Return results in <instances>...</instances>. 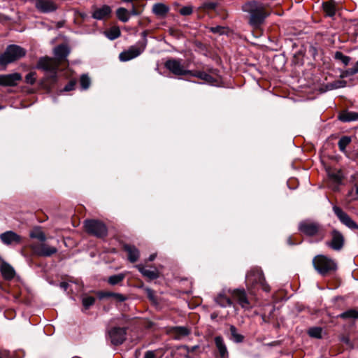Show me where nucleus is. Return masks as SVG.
<instances>
[{"label":"nucleus","instance_id":"16","mask_svg":"<svg viewBox=\"0 0 358 358\" xmlns=\"http://www.w3.org/2000/svg\"><path fill=\"white\" fill-rule=\"evenodd\" d=\"M232 296L243 308L248 309L250 308V302L244 289H237L234 290Z\"/></svg>","mask_w":358,"mask_h":358},{"label":"nucleus","instance_id":"31","mask_svg":"<svg viewBox=\"0 0 358 358\" xmlns=\"http://www.w3.org/2000/svg\"><path fill=\"white\" fill-rule=\"evenodd\" d=\"M116 15L118 19L123 22H126L129 20V12L124 8H119L116 11Z\"/></svg>","mask_w":358,"mask_h":358},{"label":"nucleus","instance_id":"58","mask_svg":"<svg viewBox=\"0 0 358 358\" xmlns=\"http://www.w3.org/2000/svg\"><path fill=\"white\" fill-rule=\"evenodd\" d=\"M288 241H289V244H292V243H291V240H290V238H289V239H288Z\"/></svg>","mask_w":358,"mask_h":358},{"label":"nucleus","instance_id":"3","mask_svg":"<svg viewBox=\"0 0 358 358\" xmlns=\"http://www.w3.org/2000/svg\"><path fill=\"white\" fill-rule=\"evenodd\" d=\"M313 264L315 269L323 276L337 269L336 262L322 255L315 256L313 259Z\"/></svg>","mask_w":358,"mask_h":358},{"label":"nucleus","instance_id":"32","mask_svg":"<svg viewBox=\"0 0 358 358\" xmlns=\"http://www.w3.org/2000/svg\"><path fill=\"white\" fill-rule=\"evenodd\" d=\"M188 75L199 78L203 80L208 83H211L213 80V78L210 75H209L207 73L203 72V71H196V72L192 71V73H189Z\"/></svg>","mask_w":358,"mask_h":358},{"label":"nucleus","instance_id":"37","mask_svg":"<svg viewBox=\"0 0 358 358\" xmlns=\"http://www.w3.org/2000/svg\"><path fill=\"white\" fill-rule=\"evenodd\" d=\"M322 329L320 327H312L310 328L308 334L310 337L315 338H322Z\"/></svg>","mask_w":358,"mask_h":358},{"label":"nucleus","instance_id":"24","mask_svg":"<svg viewBox=\"0 0 358 358\" xmlns=\"http://www.w3.org/2000/svg\"><path fill=\"white\" fill-rule=\"evenodd\" d=\"M110 13L111 9L110 6L105 5L99 8L96 9L92 14V17L94 19L100 20L108 17Z\"/></svg>","mask_w":358,"mask_h":358},{"label":"nucleus","instance_id":"30","mask_svg":"<svg viewBox=\"0 0 358 358\" xmlns=\"http://www.w3.org/2000/svg\"><path fill=\"white\" fill-rule=\"evenodd\" d=\"M323 10L326 15L329 17H333L336 13V8L334 2H324L322 4Z\"/></svg>","mask_w":358,"mask_h":358},{"label":"nucleus","instance_id":"21","mask_svg":"<svg viewBox=\"0 0 358 358\" xmlns=\"http://www.w3.org/2000/svg\"><path fill=\"white\" fill-rule=\"evenodd\" d=\"M215 302L222 308H226L232 305V301L229 296H227L224 291L217 294L214 298Z\"/></svg>","mask_w":358,"mask_h":358},{"label":"nucleus","instance_id":"12","mask_svg":"<svg viewBox=\"0 0 358 358\" xmlns=\"http://www.w3.org/2000/svg\"><path fill=\"white\" fill-rule=\"evenodd\" d=\"M333 211L335 213V215L338 217L339 220L346 227L352 229H358V225L356 224V222H354L350 218V217L346 213H345L341 208L334 206L333 207Z\"/></svg>","mask_w":358,"mask_h":358},{"label":"nucleus","instance_id":"60","mask_svg":"<svg viewBox=\"0 0 358 358\" xmlns=\"http://www.w3.org/2000/svg\"><path fill=\"white\" fill-rule=\"evenodd\" d=\"M211 317H212L213 318H214V317H216V315H211Z\"/></svg>","mask_w":358,"mask_h":358},{"label":"nucleus","instance_id":"47","mask_svg":"<svg viewBox=\"0 0 358 358\" xmlns=\"http://www.w3.org/2000/svg\"><path fill=\"white\" fill-rule=\"evenodd\" d=\"M210 30L213 33H219L220 34H223L225 32L224 28L220 26L211 27Z\"/></svg>","mask_w":358,"mask_h":358},{"label":"nucleus","instance_id":"62","mask_svg":"<svg viewBox=\"0 0 358 358\" xmlns=\"http://www.w3.org/2000/svg\"><path fill=\"white\" fill-rule=\"evenodd\" d=\"M0 358H1V357H0Z\"/></svg>","mask_w":358,"mask_h":358},{"label":"nucleus","instance_id":"23","mask_svg":"<svg viewBox=\"0 0 358 358\" xmlns=\"http://www.w3.org/2000/svg\"><path fill=\"white\" fill-rule=\"evenodd\" d=\"M1 273L6 280H11L14 278L15 272L14 268L8 263L3 262L1 264Z\"/></svg>","mask_w":358,"mask_h":358},{"label":"nucleus","instance_id":"1","mask_svg":"<svg viewBox=\"0 0 358 358\" xmlns=\"http://www.w3.org/2000/svg\"><path fill=\"white\" fill-rule=\"evenodd\" d=\"M59 62L54 58L48 57H40L35 66L36 69L45 73L43 78L41 81L43 88L50 91L52 86L57 81V70Z\"/></svg>","mask_w":358,"mask_h":358},{"label":"nucleus","instance_id":"29","mask_svg":"<svg viewBox=\"0 0 358 358\" xmlns=\"http://www.w3.org/2000/svg\"><path fill=\"white\" fill-rule=\"evenodd\" d=\"M103 34L110 40H114L120 35V30L117 27H113L103 32Z\"/></svg>","mask_w":358,"mask_h":358},{"label":"nucleus","instance_id":"6","mask_svg":"<svg viewBox=\"0 0 358 358\" xmlns=\"http://www.w3.org/2000/svg\"><path fill=\"white\" fill-rule=\"evenodd\" d=\"M26 50L20 46H8L6 52L0 56V64L7 65L24 57Z\"/></svg>","mask_w":358,"mask_h":358},{"label":"nucleus","instance_id":"33","mask_svg":"<svg viewBox=\"0 0 358 358\" xmlns=\"http://www.w3.org/2000/svg\"><path fill=\"white\" fill-rule=\"evenodd\" d=\"M339 317L347 319H358V311L355 309L348 310L338 315Z\"/></svg>","mask_w":358,"mask_h":358},{"label":"nucleus","instance_id":"27","mask_svg":"<svg viewBox=\"0 0 358 358\" xmlns=\"http://www.w3.org/2000/svg\"><path fill=\"white\" fill-rule=\"evenodd\" d=\"M29 236L31 238L37 239L41 242H45L46 241V236L43 231L41 227H34L29 231Z\"/></svg>","mask_w":358,"mask_h":358},{"label":"nucleus","instance_id":"22","mask_svg":"<svg viewBox=\"0 0 358 358\" xmlns=\"http://www.w3.org/2000/svg\"><path fill=\"white\" fill-rule=\"evenodd\" d=\"M215 343L216 348L220 353L222 358L228 357V350L224 343V339L221 336H217L215 337Z\"/></svg>","mask_w":358,"mask_h":358},{"label":"nucleus","instance_id":"13","mask_svg":"<svg viewBox=\"0 0 358 358\" xmlns=\"http://www.w3.org/2000/svg\"><path fill=\"white\" fill-rule=\"evenodd\" d=\"M143 48L138 46H131L128 50L123 51L119 55L121 62H127L140 55Z\"/></svg>","mask_w":358,"mask_h":358},{"label":"nucleus","instance_id":"56","mask_svg":"<svg viewBox=\"0 0 358 358\" xmlns=\"http://www.w3.org/2000/svg\"><path fill=\"white\" fill-rule=\"evenodd\" d=\"M64 42H65V41H64V42H63V41H62V42H59V44H58V45H64Z\"/></svg>","mask_w":358,"mask_h":358},{"label":"nucleus","instance_id":"52","mask_svg":"<svg viewBox=\"0 0 358 358\" xmlns=\"http://www.w3.org/2000/svg\"><path fill=\"white\" fill-rule=\"evenodd\" d=\"M156 258V254H152L148 257V261L152 262Z\"/></svg>","mask_w":358,"mask_h":358},{"label":"nucleus","instance_id":"59","mask_svg":"<svg viewBox=\"0 0 358 358\" xmlns=\"http://www.w3.org/2000/svg\"><path fill=\"white\" fill-rule=\"evenodd\" d=\"M344 341H345V342H346V343H348V338H345V339L344 340Z\"/></svg>","mask_w":358,"mask_h":358},{"label":"nucleus","instance_id":"5","mask_svg":"<svg viewBox=\"0 0 358 358\" xmlns=\"http://www.w3.org/2000/svg\"><path fill=\"white\" fill-rule=\"evenodd\" d=\"M299 231L307 236H315L322 235L321 239L323 238L324 235L322 234V226L317 222L312 221L310 220H305L299 222L298 226Z\"/></svg>","mask_w":358,"mask_h":358},{"label":"nucleus","instance_id":"36","mask_svg":"<svg viewBox=\"0 0 358 358\" xmlns=\"http://www.w3.org/2000/svg\"><path fill=\"white\" fill-rule=\"evenodd\" d=\"M125 278V275L123 274V273H119V274H117V275H111L108 278V282L112 285H117L118 283H120V282H122Z\"/></svg>","mask_w":358,"mask_h":358},{"label":"nucleus","instance_id":"15","mask_svg":"<svg viewBox=\"0 0 358 358\" xmlns=\"http://www.w3.org/2000/svg\"><path fill=\"white\" fill-rule=\"evenodd\" d=\"M22 80V76L19 73L0 75V85L15 86Z\"/></svg>","mask_w":358,"mask_h":358},{"label":"nucleus","instance_id":"4","mask_svg":"<svg viewBox=\"0 0 358 358\" xmlns=\"http://www.w3.org/2000/svg\"><path fill=\"white\" fill-rule=\"evenodd\" d=\"M248 287L259 285L265 292H269L270 287L266 282L262 271L259 268H252L246 275L245 279Z\"/></svg>","mask_w":358,"mask_h":358},{"label":"nucleus","instance_id":"50","mask_svg":"<svg viewBox=\"0 0 358 358\" xmlns=\"http://www.w3.org/2000/svg\"><path fill=\"white\" fill-rule=\"evenodd\" d=\"M144 358H155V355L153 351H147L145 353Z\"/></svg>","mask_w":358,"mask_h":358},{"label":"nucleus","instance_id":"2","mask_svg":"<svg viewBox=\"0 0 358 358\" xmlns=\"http://www.w3.org/2000/svg\"><path fill=\"white\" fill-rule=\"evenodd\" d=\"M242 10L250 15L249 24L253 28L257 29L264 23L269 15L264 6L257 1H250L242 6Z\"/></svg>","mask_w":358,"mask_h":358},{"label":"nucleus","instance_id":"25","mask_svg":"<svg viewBox=\"0 0 358 358\" xmlns=\"http://www.w3.org/2000/svg\"><path fill=\"white\" fill-rule=\"evenodd\" d=\"M338 119L343 122H349L358 120V113L354 111L343 110L338 115Z\"/></svg>","mask_w":358,"mask_h":358},{"label":"nucleus","instance_id":"20","mask_svg":"<svg viewBox=\"0 0 358 358\" xmlns=\"http://www.w3.org/2000/svg\"><path fill=\"white\" fill-rule=\"evenodd\" d=\"M170 8L168 6L162 3H157L152 6V13L160 18H164L169 13Z\"/></svg>","mask_w":358,"mask_h":358},{"label":"nucleus","instance_id":"10","mask_svg":"<svg viewBox=\"0 0 358 358\" xmlns=\"http://www.w3.org/2000/svg\"><path fill=\"white\" fill-rule=\"evenodd\" d=\"M127 329L121 327H113L108 331V338L113 345H120L126 340Z\"/></svg>","mask_w":358,"mask_h":358},{"label":"nucleus","instance_id":"43","mask_svg":"<svg viewBox=\"0 0 358 358\" xmlns=\"http://www.w3.org/2000/svg\"><path fill=\"white\" fill-rule=\"evenodd\" d=\"M193 12V8L192 6H184L180 10V13L182 15L186 16L189 15Z\"/></svg>","mask_w":358,"mask_h":358},{"label":"nucleus","instance_id":"14","mask_svg":"<svg viewBox=\"0 0 358 358\" xmlns=\"http://www.w3.org/2000/svg\"><path fill=\"white\" fill-rule=\"evenodd\" d=\"M0 240L5 245L19 244L22 237L13 231H7L0 234Z\"/></svg>","mask_w":358,"mask_h":358},{"label":"nucleus","instance_id":"18","mask_svg":"<svg viewBox=\"0 0 358 358\" xmlns=\"http://www.w3.org/2000/svg\"><path fill=\"white\" fill-rule=\"evenodd\" d=\"M136 268L144 277L147 278L150 280H155L159 276V271L157 268L150 270L147 268L143 264H138L136 266Z\"/></svg>","mask_w":358,"mask_h":358},{"label":"nucleus","instance_id":"35","mask_svg":"<svg viewBox=\"0 0 358 358\" xmlns=\"http://www.w3.org/2000/svg\"><path fill=\"white\" fill-rule=\"evenodd\" d=\"M350 142H351V138L350 136H342L338 143L339 150L342 152H344L345 151L346 147L350 143Z\"/></svg>","mask_w":358,"mask_h":358},{"label":"nucleus","instance_id":"38","mask_svg":"<svg viewBox=\"0 0 358 358\" xmlns=\"http://www.w3.org/2000/svg\"><path fill=\"white\" fill-rule=\"evenodd\" d=\"M80 83L83 90L88 89L91 83L90 77L87 75H83L80 77Z\"/></svg>","mask_w":358,"mask_h":358},{"label":"nucleus","instance_id":"34","mask_svg":"<svg viewBox=\"0 0 358 358\" xmlns=\"http://www.w3.org/2000/svg\"><path fill=\"white\" fill-rule=\"evenodd\" d=\"M230 332L232 339L235 343H241L243 341V336L238 333L237 329L234 325L230 326Z\"/></svg>","mask_w":358,"mask_h":358},{"label":"nucleus","instance_id":"44","mask_svg":"<svg viewBox=\"0 0 358 358\" xmlns=\"http://www.w3.org/2000/svg\"><path fill=\"white\" fill-rule=\"evenodd\" d=\"M201 7L204 9L214 10L217 7V3L215 2H205Z\"/></svg>","mask_w":358,"mask_h":358},{"label":"nucleus","instance_id":"61","mask_svg":"<svg viewBox=\"0 0 358 358\" xmlns=\"http://www.w3.org/2000/svg\"><path fill=\"white\" fill-rule=\"evenodd\" d=\"M211 317H212L213 318H214V317H216V315H211Z\"/></svg>","mask_w":358,"mask_h":358},{"label":"nucleus","instance_id":"9","mask_svg":"<svg viewBox=\"0 0 358 358\" xmlns=\"http://www.w3.org/2000/svg\"><path fill=\"white\" fill-rule=\"evenodd\" d=\"M330 235L331 240L326 242V245L334 250L340 251L344 246V236L341 231L335 229L331 231Z\"/></svg>","mask_w":358,"mask_h":358},{"label":"nucleus","instance_id":"53","mask_svg":"<svg viewBox=\"0 0 358 358\" xmlns=\"http://www.w3.org/2000/svg\"><path fill=\"white\" fill-rule=\"evenodd\" d=\"M198 348V346H193L191 348V349L189 348V347H187V350L188 352H193L194 351L196 348Z\"/></svg>","mask_w":358,"mask_h":358},{"label":"nucleus","instance_id":"19","mask_svg":"<svg viewBox=\"0 0 358 358\" xmlns=\"http://www.w3.org/2000/svg\"><path fill=\"white\" fill-rule=\"evenodd\" d=\"M124 250L127 252L128 255V259L132 262L134 263L138 261L139 256H140V252L134 245L125 244L123 246Z\"/></svg>","mask_w":358,"mask_h":358},{"label":"nucleus","instance_id":"45","mask_svg":"<svg viewBox=\"0 0 358 358\" xmlns=\"http://www.w3.org/2000/svg\"><path fill=\"white\" fill-rule=\"evenodd\" d=\"M129 12L130 15L134 16L139 15L141 13L133 3H131L130 10H129Z\"/></svg>","mask_w":358,"mask_h":358},{"label":"nucleus","instance_id":"41","mask_svg":"<svg viewBox=\"0 0 358 358\" xmlns=\"http://www.w3.org/2000/svg\"><path fill=\"white\" fill-rule=\"evenodd\" d=\"M357 73H358V61L356 62V64H355V66L353 67L346 69L343 72V74L345 76L348 77V76H353Z\"/></svg>","mask_w":358,"mask_h":358},{"label":"nucleus","instance_id":"55","mask_svg":"<svg viewBox=\"0 0 358 358\" xmlns=\"http://www.w3.org/2000/svg\"><path fill=\"white\" fill-rule=\"evenodd\" d=\"M122 1L124 2H127V3H132L133 0H122Z\"/></svg>","mask_w":358,"mask_h":358},{"label":"nucleus","instance_id":"54","mask_svg":"<svg viewBox=\"0 0 358 358\" xmlns=\"http://www.w3.org/2000/svg\"><path fill=\"white\" fill-rule=\"evenodd\" d=\"M148 296L150 298H152V291L150 289H148Z\"/></svg>","mask_w":358,"mask_h":358},{"label":"nucleus","instance_id":"51","mask_svg":"<svg viewBox=\"0 0 358 358\" xmlns=\"http://www.w3.org/2000/svg\"><path fill=\"white\" fill-rule=\"evenodd\" d=\"M60 287L66 291L68 289L69 283L66 282H62L60 283Z\"/></svg>","mask_w":358,"mask_h":358},{"label":"nucleus","instance_id":"48","mask_svg":"<svg viewBox=\"0 0 358 358\" xmlns=\"http://www.w3.org/2000/svg\"><path fill=\"white\" fill-rule=\"evenodd\" d=\"M116 301L122 302L127 299V297L122 294L120 293H114V296H113Z\"/></svg>","mask_w":358,"mask_h":358},{"label":"nucleus","instance_id":"46","mask_svg":"<svg viewBox=\"0 0 358 358\" xmlns=\"http://www.w3.org/2000/svg\"><path fill=\"white\" fill-rule=\"evenodd\" d=\"M76 85V81L71 80L64 88V91L69 92L74 89Z\"/></svg>","mask_w":358,"mask_h":358},{"label":"nucleus","instance_id":"49","mask_svg":"<svg viewBox=\"0 0 358 358\" xmlns=\"http://www.w3.org/2000/svg\"><path fill=\"white\" fill-rule=\"evenodd\" d=\"M115 292H101L99 294V297L104 298V297H113L114 296Z\"/></svg>","mask_w":358,"mask_h":358},{"label":"nucleus","instance_id":"40","mask_svg":"<svg viewBox=\"0 0 358 358\" xmlns=\"http://www.w3.org/2000/svg\"><path fill=\"white\" fill-rule=\"evenodd\" d=\"M335 59L341 60L345 66L348 65L350 61L349 57L344 55L341 52H336L335 53Z\"/></svg>","mask_w":358,"mask_h":358},{"label":"nucleus","instance_id":"42","mask_svg":"<svg viewBox=\"0 0 358 358\" xmlns=\"http://www.w3.org/2000/svg\"><path fill=\"white\" fill-rule=\"evenodd\" d=\"M36 80V73L31 71L25 76V82L29 85H34Z\"/></svg>","mask_w":358,"mask_h":358},{"label":"nucleus","instance_id":"17","mask_svg":"<svg viewBox=\"0 0 358 358\" xmlns=\"http://www.w3.org/2000/svg\"><path fill=\"white\" fill-rule=\"evenodd\" d=\"M36 8L41 13H50L57 10V5L50 0H36Z\"/></svg>","mask_w":358,"mask_h":358},{"label":"nucleus","instance_id":"26","mask_svg":"<svg viewBox=\"0 0 358 358\" xmlns=\"http://www.w3.org/2000/svg\"><path fill=\"white\" fill-rule=\"evenodd\" d=\"M69 52V46H56L54 49L55 59L59 62L65 59Z\"/></svg>","mask_w":358,"mask_h":358},{"label":"nucleus","instance_id":"11","mask_svg":"<svg viewBox=\"0 0 358 358\" xmlns=\"http://www.w3.org/2000/svg\"><path fill=\"white\" fill-rule=\"evenodd\" d=\"M164 65L169 71L176 76H185L192 73V71L185 69L180 60L169 59Z\"/></svg>","mask_w":358,"mask_h":358},{"label":"nucleus","instance_id":"28","mask_svg":"<svg viewBox=\"0 0 358 358\" xmlns=\"http://www.w3.org/2000/svg\"><path fill=\"white\" fill-rule=\"evenodd\" d=\"M171 332L173 333L176 339H180L181 338L187 336L190 334L189 329L185 327H173Z\"/></svg>","mask_w":358,"mask_h":358},{"label":"nucleus","instance_id":"57","mask_svg":"<svg viewBox=\"0 0 358 358\" xmlns=\"http://www.w3.org/2000/svg\"><path fill=\"white\" fill-rule=\"evenodd\" d=\"M356 193H357V194H358V186L356 188Z\"/></svg>","mask_w":358,"mask_h":358},{"label":"nucleus","instance_id":"8","mask_svg":"<svg viewBox=\"0 0 358 358\" xmlns=\"http://www.w3.org/2000/svg\"><path fill=\"white\" fill-rule=\"evenodd\" d=\"M29 248L35 255L40 257H51L58 251L57 248L50 246L44 242L41 244L32 243Z\"/></svg>","mask_w":358,"mask_h":358},{"label":"nucleus","instance_id":"39","mask_svg":"<svg viewBox=\"0 0 358 358\" xmlns=\"http://www.w3.org/2000/svg\"><path fill=\"white\" fill-rule=\"evenodd\" d=\"M95 302V298L93 296H85L83 299V305L85 309H88Z\"/></svg>","mask_w":358,"mask_h":358},{"label":"nucleus","instance_id":"7","mask_svg":"<svg viewBox=\"0 0 358 358\" xmlns=\"http://www.w3.org/2000/svg\"><path fill=\"white\" fill-rule=\"evenodd\" d=\"M86 231L97 238H103L106 236L108 229L104 223L96 220H85L84 223Z\"/></svg>","mask_w":358,"mask_h":358}]
</instances>
